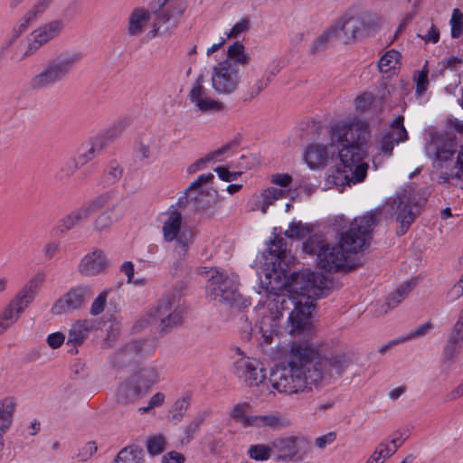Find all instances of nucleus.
Returning <instances> with one entry per match:
<instances>
[{
	"instance_id": "41",
	"label": "nucleus",
	"mask_w": 463,
	"mask_h": 463,
	"mask_svg": "<svg viewBox=\"0 0 463 463\" xmlns=\"http://www.w3.org/2000/svg\"><path fill=\"white\" fill-rule=\"evenodd\" d=\"M225 60H231L238 67L239 65L246 66L250 61V56L241 43L235 42L228 47L227 58Z\"/></svg>"
},
{
	"instance_id": "33",
	"label": "nucleus",
	"mask_w": 463,
	"mask_h": 463,
	"mask_svg": "<svg viewBox=\"0 0 463 463\" xmlns=\"http://www.w3.org/2000/svg\"><path fill=\"white\" fill-rule=\"evenodd\" d=\"M285 425L286 420L279 415V413L272 412L268 414L253 415L250 427L258 429H279L284 427Z\"/></svg>"
},
{
	"instance_id": "53",
	"label": "nucleus",
	"mask_w": 463,
	"mask_h": 463,
	"mask_svg": "<svg viewBox=\"0 0 463 463\" xmlns=\"http://www.w3.org/2000/svg\"><path fill=\"white\" fill-rule=\"evenodd\" d=\"M429 71L424 67L421 71H417L414 76V80L416 82V93L419 96H421L429 86L428 80Z\"/></svg>"
},
{
	"instance_id": "11",
	"label": "nucleus",
	"mask_w": 463,
	"mask_h": 463,
	"mask_svg": "<svg viewBox=\"0 0 463 463\" xmlns=\"http://www.w3.org/2000/svg\"><path fill=\"white\" fill-rule=\"evenodd\" d=\"M239 355L233 362L232 373L238 380L248 387H257L265 383L267 369L256 358L250 357L241 348H236Z\"/></svg>"
},
{
	"instance_id": "35",
	"label": "nucleus",
	"mask_w": 463,
	"mask_h": 463,
	"mask_svg": "<svg viewBox=\"0 0 463 463\" xmlns=\"http://www.w3.org/2000/svg\"><path fill=\"white\" fill-rule=\"evenodd\" d=\"M239 146V142L237 139H233L219 149L215 150L212 154L207 155L205 157L201 158L197 160L195 163L192 164L188 168L187 171L189 174H194L196 171L203 168V166L209 161H211L213 158H216L220 156H222L230 151H232L233 148H236Z\"/></svg>"
},
{
	"instance_id": "52",
	"label": "nucleus",
	"mask_w": 463,
	"mask_h": 463,
	"mask_svg": "<svg viewBox=\"0 0 463 463\" xmlns=\"http://www.w3.org/2000/svg\"><path fill=\"white\" fill-rule=\"evenodd\" d=\"M451 36L458 38L463 33V14L458 9H454L450 20Z\"/></svg>"
},
{
	"instance_id": "14",
	"label": "nucleus",
	"mask_w": 463,
	"mask_h": 463,
	"mask_svg": "<svg viewBox=\"0 0 463 463\" xmlns=\"http://www.w3.org/2000/svg\"><path fill=\"white\" fill-rule=\"evenodd\" d=\"M212 87L220 95L234 93L241 82L240 69L231 60L218 62L212 71Z\"/></svg>"
},
{
	"instance_id": "46",
	"label": "nucleus",
	"mask_w": 463,
	"mask_h": 463,
	"mask_svg": "<svg viewBox=\"0 0 463 463\" xmlns=\"http://www.w3.org/2000/svg\"><path fill=\"white\" fill-rule=\"evenodd\" d=\"M401 54L395 50L388 51L379 61L378 67L382 72L387 73L396 68Z\"/></svg>"
},
{
	"instance_id": "20",
	"label": "nucleus",
	"mask_w": 463,
	"mask_h": 463,
	"mask_svg": "<svg viewBox=\"0 0 463 463\" xmlns=\"http://www.w3.org/2000/svg\"><path fill=\"white\" fill-rule=\"evenodd\" d=\"M154 350L155 347L147 341H132L116 353L114 364L118 366L132 364L136 362L140 355H151Z\"/></svg>"
},
{
	"instance_id": "34",
	"label": "nucleus",
	"mask_w": 463,
	"mask_h": 463,
	"mask_svg": "<svg viewBox=\"0 0 463 463\" xmlns=\"http://www.w3.org/2000/svg\"><path fill=\"white\" fill-rule=\"evenodd\" d=\"M107 146L102 138L94 137L86 149H82L76 159L80 166H82L93 160Z\"/></svg>"
},
{
	"instance_id": "56",
	"label": "nucleus",
	"mask_w": 463,
	"mask_h": 463,
	"mask_svg": "<svg viewBox=\"0 0 463 463\" xmlns=\"http://www.w3.org/2000/svg\"><path fill=\"white\" fill-rule=\"evenodd\" d=\"M78 167H80V165L76 159H68L61 166L59 172L57 173V178L64 179L71 176Z\"/></svg>"
},
{
	"instance_id": "8",
	"label": "nucleus",
	"mask_w": 463,
	"mask_h": 463,
	"mask_svg": "<svg viewBox=\"0 0 463 463\" xmlns=\"http://www.w3.org/2000/svg\"><path fill=\"white\" fill-rule=\"evenodd\" d=\"M65 28L62 19H53L43 23L33 30L26 37L22 52H14L12 60L22 61L35 54L43 46L58 38Z\"/></svg>"
},
{
	"instance_id": "23",
	"label": "nucleus",
	"mask_w": 463,
	"mask_h": 463,
	"mask_svg": "<svg viewBox=\"0 0 463 463\" xmlns=\"http://www.w3.org/2000/svg\"><path fill=\"white\" fill-rule=\"evenodd\" d=\"M463 342V309L461 310L457 322L455 323L447 345L444 348L443 363L451 364L458 354L460 344Z\"/></svg>"
},
{
	"instance_id": "22",
	"label": "nucleus",
	"mask_w": 463,
	"mask_h": 463,
	"mask_svg": "<svg viewBox=\"0 0 463 463\" xmlns=\"http://www.w3.org/2000/svg\"><path fill=\"white\" fill-rule=\"evenodd\" d=\"M307 442L298 437H282L271 441L272 449L277 453L278 461H291L301 453L302 445Z\"/></svg>"
},
{
	"instance_id": "31",
	"label": "nucleus",
	"mask_w": 463,
	"mask_h": 463,
	"mask_svg": "<svg viewBox=\"0 0 463 463\" xmlns=\"http://www.w3.org/2000/svg\"><path fill=\"white\" fill-rule=\"evenodd\" d=\"M162 0L159 1V10L155 12V21L153 24V30L151 33L153 36L157 35L159 33H167L177 26L175 19L170 14V12L164 10L161 6Z\"/></svg>"
},
{
	"instance_id": "15",
	"label": "nucleus",
	"mask_w": 463,
	"mask_h": 463,
	"mask_svg": "<svg viewBox=\"0 0 463 463\" xmlns=\"http://www.w3.org/2000/svg\"><path fill=\"white\" fill-rule=\"evenodd\" d=\"M376 24L375 16L370 13H360L345 16L335 24L344 43L354 41L362 33L371 30Z\"/></svg>"
},
{
	"instance_id": "63",
	"label": "nucleus",
	"mask_w": 463,
	"mask_h": 463,
	"mask_svg": "<svg viewBox=\"0 0 463 463\" xmlns=\"http://www.w3.org/2000/svg\"><path fill=\"white\" fill-rule=\"evenodd\" d=\"M97 451V446L95 442H87L84 446L80 449L78 453V458L81 461L88 460L92 455Z\"/></svg>"
},
{
	"instance_id": "28",
	"label": "nucleus",
	"mask_w": 463,
	"mask_h": 463,
	"mask_svg": "<svg viewBox=\"0 0 463 463\" xmlns=\"http://www.w3.org/2000/svg\"><path fill=\"white\" fill-rule=\"evenodd\" d=\"M145 392L146 391L132 377L130 381L119 385L117 392V401L123 404L133 403L142 397Z\"/></svg>"
},
{
	"instance_id": "29",
	"label": "nucleus",
	"mask_w": 463,
	"mask_h": 463,
	"mask_svg": "<svg viewBox=\"0 0 463 463\" xmlns=\"http://www.w3.org/2000/svg\"><path fill=\"white\" fill-rule=\"evenodd\" d=\"M53 0H38L24 14L20 20L19 29L25 31L32 24L41 18L50 7Z\"/></svg>"
},
{
	"instance_id": "1",
	"label": "nucleus",
	"mask_w": 463,
	"mask_h": 463,
	"mask_svg": "<svg viewBox=\"0 0 463 463\" xmlns=\"http://www.w3.org/2000/svg\"><path fill=\"white\" fill-rule=\"evenodd\" d=\"M349 360L345 354H321L317 347L307 341L291 343L283 363L272 368L271 387L286 395L310 390L313 386L341 377Z\"/></svg>"
},
{
	"instance_id": "24",
	"label": "nucleus",
	"mask_w": 463,
	"mask_h": 463,
	"mask_svg": "<svg viewBox=\"0 0 463 463\" xmlns=\"http://www.w3.org/2000/svg\"><path fill=\"white\" fill-rule=\"evenodd\" d=\"M106 258L100 250H94L86 254L79 265V271L84 276H95L105 270Z\"/></svg>"
},
{
	"instance_id": "40",
	"label": "nucleus",
	"mask_w": 463,
	"mask_h": 463,
	"mask_svg": "<svg viewBox=\"0 0 463 463\" xmlns=\"http://www.w3.org/2000/svg\"><path fill=\"white\" fill-rule=\"evenodd\" d=\"M415 283L413 281H407L403 283L400 288H398L394 292L389 295L385 306L386 309L383 311H379L380 315L385 314L388 310L394 308L398 304H400L402 299H404L408 294L413 288Z\"/></svg>"
},
{
	"instance_id": "60",
	"label": "nucleus",
	"mask_w": 463,
	"mask_h": 463,
	"mask_svg": "<svg viewBox=\"0 0 463 463\" xmlns=\"http://www.w3.org/2000/svg\"><path fill=\"white\" fill-rule=\"evenodd\" d=\"M373 101V96L371 93H364L354 99L357 110L364 112L370 109Z\"/></svg>"
},
{
	"instance_id": "58",
	"label": "nucleus",
	"mask_w": 463,
	"mask_h": 463,
	"mask_svg": "<svg viewBox=\"0 0 463 463\" xmlns=\"http://www.w3.org/2000/svg\"><path fill=\"white\" fill-rule=\"evenodd\" d=\"M108 292H101L92 302L90 313L92 316H98L104 311L107 303Z\"/></svg>"
},
{
	"instance_id": "27",
	"label": "nucleus",
	"mask_w": 463,
	"mask_h": 463,
	"mask_svg": "<svg viewBox=\"0 0 463 463\" xmlns=\"http://www.w3.org/2000/svg\"><path fill=\"white\" fill-rule=\"evenodd\" d=\"M285 196V193L279 188L269 187L263 190L260 194L253 195L250 203V209L252 211H260L263 213H267L268 208L274 203L278 199Z\"/></svg>"
},
{
	"instance_id": "30",
	"label": "nucleus",
	"mask_w": 463,
	"mask_h": 463,
	"mask_svg": "<svg viewBox=\"0 0 463 463\" xmlns=\"http://www.w3.org/2000/svg\"><path fill=\"white\" fill-rule=\"evenodd\" d=\"M93 328L94 322L92 320L85 319L75 322L69 331L67 343L73 345H80Z\"/></svg>"
},
{
	"instance_id": "45",
	"label": "nucleus",
	"mask_w": 463,
	"mask_h": 463,
	"mask_svg": "<svg viewBox=\"0 0 463 463\" xmlns=\"http://www.w3.org/2000/svg\"><path fill=\"white\" fill-rule=\"evenodd\" d=\"M273 452L272 444H255L250 445L248 449L249 457L256 461H265L268 460Z\"/></svg>"
},
{
	"instance_id": "26",
	"label": "nucleus",
	"mask_w": 463,
	"mask_h": 463,
	"mask_svg": "<svg viewBox=\"0 0 463 463\" xmlns=\"http://www.w3.org/2000/svg\"><path fill=\"white\" fill-rule=\"evenodd\" d=\"M151 18L150 12L145 7L134 8L128 17V33L129 36H139Z\"/></svg>"
},
{
	"instance_id": "32",
	"label": "nucleus",
	"mask_w": 463,
	"mask_h": 463,
	"mask_svg": "<svg viewBox=\"0 0 463 463\" xmlns=\"http://www.w3.org/2000/svg\"><path fill=\"white\" fill-rule=\"evenodd\" d=\"M17 406L14 397H5L0 401V433H5L12 425L14 413Z\"/></svg>"
},
{
	"instance_id": "12",
	"label": "nucleus",
	"mask_w": 463,
	"mask_h": 463,
	"mask_svg": "<svg viewBox=\"0 0 463 463\" xmlns=\"http://www.w3.org/2000/svg\"><path fill=\"white\" fill-rule=\"evenodd\" d=\"M404 118L398 115L392 123V129L381 136L376 141L373 155V164L375 168L381 166L385 158L391 157L394 146L408 139V133L403 126Z\"/></svg>"
},
{
	"instance_id": "47",
	"label": "nucleus",
	"mask_w": 463,
	"mask_h": 463,
	"mask_svg": "<svg viewBox=\"0 0 463 463\" xmlns=\"http://www.w3.org/2000/svg\"><path fill=\"white\" fill-rule=\"evenodd\" d=\"M127 126L128 122L126 120H118L115 122L105 133L97 136V138H102L108 145L109 142L119 137L125 131Z\"/></svg>"
},
{
	"instance_id": "6",
	"label": "nucleus",
	"mask_w": 463,
	"mask_h": 463,
	"mask_svg": "<svg viewBox=\"0 0 463 463\" xmlns=\"http://www.w3.org/2000/svg\"><path fill=\"white\" fill-rule=\"evenodd\" d=\"M456 151V144L443 135L433 136L426 146V152L434 159V167L439 171V178L444 182L463 177V146L454 163L452 158Z\"/></svg>"
},
{
	"instance_id": "61",
	"label": "nucleus",
	"mask_w": 463,
	"mask_h": 463,
	"mask_svg": "<svg viewBox=\"0 0 463 463\" xmlns=\"http://www.w3.org/2000/svg\"><path fill=\"white\" fill-rule=\"evenodd\" d=\"M111 212H105L101 213L95 222V228L99 231H104L110 227L112 224Z\"/></svg>"
},
{
	"instance_id": "44",
	"label": "nucleus",
	"mask_w": 463,
	"mask_h": 463,
	"mask_svg": "<svg viewBox=\"0 0 463 463\" xmlns=\"http://www.w3.org/2000/svg\"><path fill=\"white\" fill-rule=\"evenodd\" d=\"M20 316L21 313L8 303L0 313V335L14 325Z\"/></svg>"
},
{
	"instance_id": "3",
	"label": "nucleus",
	"mask_w": 463,
	"mask_h": 463,
	"mask_svg": "<svg viewBox=\"0 0 463 463\" xmlns=\"http://www.w3.org/2000/svg\"><path fill=\"white\" fill-rule=\"evenodd\" d=\"M380 218V208L354 218L349 227L340 232L339 244H324L320 247L317 253L318 266L330 272L345 268L349 253H356L369 244L372 232Z\"/></svg>"
},
{
	"instance_id": "18",
	"label": "nucleus",
	"mask_w": 463,
	"mask_h": 463,
	"mask_svg": "<svg viewBox=\"0 0 463 463\" xmlns=\"http://www.w3.org/2000/svg\"><path fill=\"white\" fill-rule=\"evenodd\" d=\"M205 78L200 74L195 79L188 94V99L192 104L201 113L221 112L224 109V104L209 96V91L204 86Z\"/></svg>"
},
{
	"instance_id": "48",
	"label": "nucleus",
	"mask_w": 463,
	"mask_h": 463,
	"mask_svg": "<svg viewBox=\"0 0 463 463\" xmlns=\"http://www.w3.org/2000/svg\"><path fill=\"white\" fill-rule=\"evenodd\" d=\"M123 167L117 161H111L104 172V183L108 185L117 183L122 176Z\"/></svg>"
},
{
	"instance_id": "4",
	"label": "nucleus",
	"mask_w": 463,
	"mask_h": 463,
	"mask_svg": "<svg viewBox=\"0 0 463 463\" xmlns=\"http://www.w3.org/2000/svg\"><path fill=\"white\" fill-rule=\"evenodd\" d=\"M200 274H209L206 284L207 297L219 303H226L236 308H245L250 305L249 299L239 291V278L233 273L220 271L205 267L199 269Z\"/></svg>"
},
{
	"instance_id": "49",
	"label": "nucleus",
	"mask_w": 463,
	"mask_h": 463,
	"mask_svg": "<svg viewBox=\"0 0 463 463\" xmlns=\"http://www.w3.org/2000/svg\"><path fill=\"white\" fill-rule=\"evenodd\" d=\"M165 439L163 435H156L150 437L146 441V449L149 454L151 455H158L165 450Z\"/></svg>"
},
{
	"instance_id": "50",
	"label": "nucleus",
	"mask_w": 463,
	"mask_h": 463,
	"mask_svg": "<svg viewBox=\"0 0 463 463\" xmlns=\"http://www.w3.org/2000/svg\"><path fill=\"white\" fill-rule=\"evenodd\" d=\"M190 404L189 396L182 397L178 399L172 408V420L178 422L183 419L186 410L188 409Z\"/></svg>"
},
{
	"instance_id": "64",
	"label": "nucleus",
	"mask_w": 463,
	"mask_h": 463,
	"mask_svg": "<svg viewBox=\"0 0 463 463\" xmlns=\"http://www.w3.org/2000/svg\"><path fill=\"white\" fill-rule=\"evenodd\" d=\"M184 456L182 453L177 451H170L163 456L162 462L163 463H184Z\"/></svg>"
},
{
	"instance_id": "17",
	"label": "nucleus",
	"mask_w": 463,
	"mask_h": 463,
	"mask_svg": "<svg viewBox=\"0 0 463 463\" xmlns=\"http://www.w3.org/2000/svg\"><path fill=\"white\" fill-rule=\"evenodd\" d=\"M294 310L289 314L288 330L292 335L308 333L312 329L311 314L315 308L313 301L291 298Z\"/></svg>"
},
{
	"instance_id": "38",
	"label": "nucleus",
	"mask_w": 463,
	"mask_h": 463,
	"mask_svg": "<svg viewBox=\"0 0 463 463\" xmlns=\"http://www.w3.org/2000/svg\"><path fill=\"white\" fill-rule=\"evenodd\" d=\"M287 243L283 238H276L269 247V254L271 256V271H276L280 267L281 261L286 257Z\"/></svg>"
},
{
	"instance_id": "59",
	"label": "nucleus",
	"mask_w": 463,
	"mask_h": 463,
	"mask_svg": "<svg viewBox=\"0 0 463 463\" xmlns=\"http://www.w3.org/2000/svg\"><path fill=\"white\" fill-rule=\"evenodd\" d=\"M273 75L274 72H271L270 75H264L263 78L257 80L256 82L250 87V98L259 95L260 91H262L269 85L270 79Z\"/></svg>"
},
{
	"instance_id": "21",
	"label": "nucleus",
	"mask_w": 463,
	"mask_h": 463,
	"mask_svg": "<svg viewBox=\"0 0 463 463\" xmlns=\"http://www.w3.org/2000/svg\"><path fill=\"white\" fill-rule=\"evenodd\" d=\"M44 280L45 275L43 273H37L24 284L9 303L22 314L33 301L38 289Z\"/></svg>"
},
{
	"instance_id": "13",
	"label": "nucleus",
	"mask_w": 463,
	"mask_h": 463,
	"mask_svg": "<svg viewBox=\"0 0 463 463\" xmlns=\"http://www.w3.org/2000/svg\"><path fill=\"white\" fill-rule=\"evenodd\" d=\"M331 286L332 282L326 275L319 272H307L298 276L291 287L299 294V299L312 301L313 298L326 296Z\"/></svg>"
},
{
	"instance_id": "10",
	"label": "nucleus",
	"mask_w": 463,
	"mask_h": 463,
	"mask_svg": "<svg viewBox=\"0 0 463 463\" xmlns=\"http://www.w3.org/2000/svg\"><path fill=\"white\" fill-rule=\"evenodd\" d=\"M152 322L157 323L161 333L166 334L183 322V312L175 295L162 298L148 313Z\"/></svg>"
},
{
	"instance_id": "43",
	"label": "nucleus",
	"mask_w": 463,
	"mask_h": 463,
	"mask_svg": "<svg viewBox=\"0 0 463 463\" xmlns=\"http://www.w3.org/2000/svg\"><path fill=\"white\" fill-rule=\"evenodd\" d=\"M137 382L146 392L159 379V372L155 366L142 368L133 376Z\"/></svg>"
},
{
	"instance_id": "25",
	"label": "nucleus",
	"mask_w": 463,
	"mask_h": 463,
	"mask_svg": "<svg viewBox=\"0 0 463 463\" xmlns=\"http://www.w3.org/2000/svg\"><path fill=\"white\" fill-rule=\"evenodd\" d=\"M334 155L335 150H329L326 146L314 144L307 148L305 161L311 169H316L326 165Z\"/></svg>"
},
{
	"instance_id": "37",
	"label": "nucleus",
	"mask_w": 463,
	"mask_h": 463,
	"mask_svg": "<svg viewBox=\"0 0 463 463\" xmlns=\"http://www.w3.org/2000/svg\"><path fill=\"white\" fill-rule=\"evenodd\" d=\"M335 39L340 40L341 35H338V27L333 25L314 40L310 46V52L316 54L326 50Z\"/></svg>"
},
{
	"instance_id": "9",
	"label": "nucleus",
	"mask_w": 463,
	"mask_h": 463,
	"mask_svg": "<svg viewBox=\"0 0 463 463\" xmlns=\"http://www.w3.org/2000/svg\"><path fill=\"white\" fill-rule=\"evenodd\" d=\"M162 234L165 241L175 242V250L179 255L187 252L193 241L192 231L183 224V214L175 206L164 213Z\"/></svg>"
},
{
	"instance_id": "19",
	"label": "nucleus",
	"mask_w": 463,
	"mask_h": 463,
	"mask_svg": "<svg viewBox=\"0 0 463 463\" xmlns=\"http://www.w3.org/2000/svg\"><path fill=\"white\" fill-rule=\"evenodd\" d=\"M91 296L92 291L90 286L78 285L73 287L56 300L52 307V312L55 315H62L78 310Z\"/></svg>"
},
{
	"instance_id": "54",
	"label": "nucleus",
	"mask_w": 463,
	"mask_h": 463,
	"mask_svg": "<svg viewBox=\"0 0 463 463\" xmlns=\"http://www.w3.org/2000/svg\"><path fill=\"white\" fill-rule=\"evenodd\" d=\"M206 417V412H201L197 414L194 419L185 426L184 433L188 440H191L194 434L199 430L201 424L203 422Z\"/></svg>"
},
{
	"instance_id": "7",
	"label": "nucleus",
	"mask_w": 463,
	"mask_h": 463,
	"mask_svg": "<svg viewBox=\"0 0 463 463\" xmlns=\"http://www.w3.org/2000/svg\"><path fill=\"white\" fill-rule=\"evenodd\" d=\"M80 60L78 53L61 52L48 61L46 66L30 80L33 90H42L63 80Z\"/></svg>"
},
{
	"instance_id": "36",
	"label": "nucleus",
	"mask_w": 463,
	"mask_h": 463,
	"mask_svg": "<svg viewBox=\"0 0 463 463\" xmlns=\"http://www.w3.org/2000/svg\"><path fill=\"white\" fill-rule=\"evenodd\" d=\"M88 217L89 209L83 207L78 208L60 220L59 229L61 232H66Z\"/></svg>"
},
{
	"instance_id": "55",
	"label": "nucleus",
	"mask_w": 463,
	"mask_h": 463,
	"mask_svg": "<svg viewBox=\"0 0 463 463\" xmlns=\"http://www.w3.org/2000/svg\"><path fill=\"white\" fill-rule=\"evenodd\" d=\"M308 233V230L301 222H292L285 232L289 239H303Z\"/></svg>"
},
{
	"instance_id": "16",
	"label": "nucleus",
	"mask_w": 463,
	"mask_h": 463,
	"mask_svg": "<svg viewBox=\"0 0 463 463\" xmlns=\"http://www.w3.org/2000/svg\"><path fill=\"white\" fill-rule=\"evenodd\" d=\"M411 189L404 190L393 199L392 208L396 207L397 222L400 223L398 234L403 235L409 229L410 225L414 222L416 213L412 210V206L419 207L422 205L426 197L425 194L415 200L411 197Z\"/></svg>"
},
{
	"instance_id": "5",
	"label": "nucleus",
	"mask_w": 463,
	"mask_h": 463,
	"mask_svg": "<svg viewBox=\"0 0 463 463\" xmlns=\"http://www.w3.org/2000/svg\"><path fill=\"white\" fill-rule=\"evenodd\" d=\"M265 300H260L259 305L262 306L261 318L257 322L252 333L262 339L263 343L270 344L273 335L279 331L280 318L284 309H288L287 304L290 300V296L284 293L274 291V288H265Z\"/></svg>"
},
{
	"instance_id": "2",
	"label": "nucleus",
	"mask_w": 463,
	"mask_h": 463,
	"mask_svg": "<svg viewBox=\"0 0 463 463\" xmlns=\"http://www.w3.org/2000/svg\"><path fill=\"white\" fill-rule=\"evenodd\" d=\"M369 137L368 125L363 121L338 124L332 128L330 148L337 144L338 156L344 170L333 171L328 176L330 183L337 186L351 185L365 179L368 164L364 158Z\"/></svg>"
},
{
	"instance_id": "62",
	"label": "nucleus",
	"mask_w": 463,
	"mask_h": 463,
	"mask_svg": "<svg viewBox=\"0 0 463 463\" xmlns=\"http://www.w3.org/2000/svg\"><path fill=\"white\" fill-rule=\"evenodd\" d=\"M432 328V324L430 322H426L420 326H418L415 330L411 331L409 334L405 335L406 342L411 340L413 338L420 337L425 335Z\"/></svg>"
},
{
	"instance_id": "42",
	"label": "nucleus",
	"mask_w": 463,
	"mask_h": 463,
	"mask_svg": "<svg viewBox=\"0 0 463 463\" xmlns=\"http://www.w3.org/2000/svg\"><path fill=\"white\" fill-rule=\"evenodd\" d=\"M114 463H144V451L134 445L123 448L114 459Z\"/></svg>"
},
{
	"instance_id": "51",
	"label": "nucleus",
	"mask_w": 463,
	"mask_h": 463,
	"mask_svg": "<svg viewBox=\"0 0 463 463\" xmlns=\"http://www.w3.org/2000/svg\"><path fill=\"white\" fill-rule=\"evenodd\" d=\"M251 22L248 16L242 17L238 21L232 28L227 33L228 39L238 38L241 34L248 32L250 28Z\"/></svg>"
},
{
	"instance_id": "39",
	"label": "nucleus",
	"mask_w": 463,
	"mask_h": 463,
	"mask_svg": "<svg viewBox=\"0 0 463 463\" xmlns=\"http://www.w3.org/2000/svg\"><path fill=\"white\" fill-rule=\"evenodd\" d=\"M251 406L249 402H243L233 405L230 417L237 423H240L245 428L250 427L252 416L250 415Z\"/></svg>"
},
{
	"instance_id": "57",
	"label": "nucleus",
	"mask_w": 463,
	"mask_h": 463,
	"mask_svg": "<svg viewBox=\"0 0 463 463\" xmlns=\"http://www.w3.org/2000/svg\"><path fill=\"white\" fill-rule=\"evenodd\" d=\"M373 453L380 462L383 463L395 453V449H392L388 442L383 441L375 448Z\"/></svg>"
}]
</instances>
